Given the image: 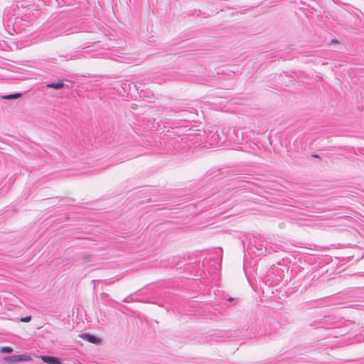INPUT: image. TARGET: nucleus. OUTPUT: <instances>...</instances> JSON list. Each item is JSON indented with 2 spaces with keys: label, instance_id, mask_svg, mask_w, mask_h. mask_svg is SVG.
<instances>
[{
  "label": "nucleus",
  "instance_id": "obj_1",
  "mask_svg": "<svg viewBox=\"0 0 364 364\" xmlns=\"http://www.w3.org/2000/svg\"><path fill=\"white\" fill-rule=\"evenodd\" d=\"M255 248L259 251L258 255H259L269 254L272 252H277V249H279L276 245L274 247H267V245H264L263 242H259L256 244Z\"/></svg>",
  "mask_w": 364,
  "mask_h": 364
},
{
  "label": "nucleus",
  "instance_id": "obj_2",
  "mask_svg": "<svg viewBox=\"0 0 364 364\" xmlns=\"http://www.w3.org/2000/svg\"><path fill=\"white\" fill-rule=\"evenodd\" d=\"M80 337L85 341H87L90 343L97 344L101 342V339L94 335L90 334L88 333H82L80 335Z\"/></svg>",
  "mask_w": 364,
  "mask_h": 364
},
{
  "label": "nucleus",
  "instance_id": "obj_3",
  "mask_svg": "<svg viewBox=\"0 0 364 364\" xmlns=\"http://www.w3.org/2000/svg\"><path fill=\"white\" fill-rule=\"evenodd\" d=\"M41 360L48 364H61L60 359L55 356L41 355Z\"/></svg>",
  "mask_w": 364,
  "mask_h": 364
},
{
  "label": "nucleus",
  "instance_id": "obj_4",
  "mask_svg": "<svg viewBox=\"0 0 364 364\" xmlns=\"http://www.w3.org/2000/svg\"><path fill=\"white\" fill-rule=\"evenodd\" d=\"M112 59L121 63H126L127 58L124 56L122 53L114 51L112 55Z\"/></svg>",
  "mask_w": 364,
  "mask_h": 364
},
{
  "label": "nucleus",
  "instance_id": "obj_5",
  "mask_svg": "<svg viewBox=\"0 0 364 364\" xmlns=\"http://www.w3.org/2000/svg\"><path fill=\"white\" fill-rule=\"evenodd\" d=\"M64 87V83L63 80H59L57 82H50L46 85L47 88H53L55 90L61 89Z\"/></svg>",
  "mask_w": 364,
  "mask_h": 364
},
{
  "label": "nucleus",
  "instance_id": "obj_6",
  "mask_svg": "<svg viewBox=\"0 0 364 364\" xmlns=\"http://www.w3.org/2000/svg\"><path fill=\"white\" fill-rule=\"evenodd\" d=\"M17 362H21V361H27L31 360V357L29 355L27 354H21V355H16Z\"/></svg>",
  "mask_w": 364,
  "mask_h": 364
},
{
  "label": "nucleus",
  "instance_id": "obj_7",
  "mask_svg": "<svg viewBox=\"0 0 364 364\" xmlns=\"http://www.w3.org/2000/svg\"><path fill=\"white\" fill-rule=\"evenodd\" d=\"M21 96H22L21 93L16 92V93L8 95H4V96L2 97V98L5 99V100H13V99L19 98Z\"/></svg>",
  "mask_w": 364,
  "mask_h": 364
},
{
  "label": "nucleus",
  "instance_id": "obj_8",
  "mask_svg": "<svg viewBox=\"0 0 364 364\" xmlns=\"http://www.w3.org/2000/svg\"><path fill=\"white\" fill-rule=\"evenodd\" d=\"M4 360L10 363H18L16 359V355H7L4 358Z\"/></svg>",
  "mask_w": 364,
  "mask_h": 364
},
{
  "label": "nucleus",
  "instance_id": "obj_9",
  "mask_svg": "<svg viewBox=\"0 0 364 364\" xmlns=\"http://www.w3.org/2000/svg\"><path fill=\"white\" fill-rule=\"evenodd\" d=\"M12 351L13 348L10 346H4L0 348L1 353H11Z\"/></svg>",
  "mask_w": 364,
  "mask_h": 364
},
{
  "label": "nucleus",
  "instance_id": "obj_10",
  "mask_svg": "<svg viewBox=\"0 0 364 364\" xmlns=\"http://www.w3.org/2000/svg\"><path fill=\"white\" fill-rule=\"evenodd\" d=\"M31 320V316H25V317H21L20 321L21 322H28Z\"/></svg>",
  "mask_w": 364,
  "mask_h": 364
},
{
  "label": "nucleus",
  "instance_id": "obj_11",
  "mask_svg": "<svg viewBox=\"0 0 364 364\" xmlns=\"http://www.w3.org/2000/svg\"><path fill=\"white\" fill-rule=\"evenodd\" d=\"M123 302H125V303H128L129 302V296H127V298L124 299L122 300Z\"/></svg>",
  "mask_w": 364,
  "mask_h": 364
},
{
  "label": "nucleus",
  "instance_id": "obj_12",
  "mask_svg": "<svg viewBox=\"0 0 364 364\" xmlns=\"http://www.w3.org/2000/svg\"><path fill=\"white\" fill-rule=\"evenodd\" d=\"M312 156L313 157H318V156L317 154H314Z\"/></svg>",
  "mask_w": 364,
  "mask_h": 364
}]
</instances>
